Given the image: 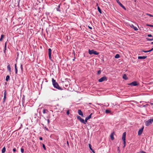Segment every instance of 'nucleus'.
Here are the masks:
<instances>
[{
  "label": "nucleus",
  "instance_id": "603ef678",
  "mask_svg": "<svg viewBox=\"0 0 153 153\" xmlns=\"http://www.w3.org/2000/svg\"><path fill=\"white\" fill-rule=\"evenodd\" d=\"M151 44L153 45V42H151Z\"/></svg>",
  "mask_w": 153,
  "mask_h": 153
},
{
  "label": "nucleus",
  "instance_id": "a18cd8bd",
  "mask_svg": "<svg viewBox=\"0 0 153 153\" xmlns=\"http://www.w3.org/2000/svg\"><path fill=\"white\" fill-rule=\"evenodd\" d=\"M88 28H89L90 29H92V27H90V26H88Z\"/></svg>",
  "mask_w": 153,
  "mask_h": 153
},
{
  "label": "nucleus",
  "instance_id": "c756f323",
  "mask_svg": "<svg viewBox=\"0 0 153 153\" xmlns=\"http://www.w3.org/2000/svg\"><path fill=\"white\" fill-rule=\"evenodd\" d=\"M147 40L148 41H152L153 40V38L150 39V38H146Z\"/></svg>",
  "mask_w": 153,
  "mask_h": 153
},
{
  "label": "nucleus",
  "instance_id": "423d86ee",
  "mask_svg": "<svg viewBox=\"0 0 153 153\" xmlns=\"http://www.w3.org/2000/svg\"><path fill=\"white\" fill-rule=\"evenodd\" d=\"M126 134H123L122 139L123 142V144L124 146L123 147V148H124L126 146Z\"/></svg>",
  "mask_w": 153,
  "mask_h": 153
},
{
  "label": "nucleus",
  "instance_id": "f257e3e1",
  "mask_svg": "<svg viewBox=\"0 0 153 153\" xmlns=\"http://www.w3.org/2000/svg\"><path fill=\"white\" fill-rule=\"evenodd\" d=\"M52 82L54 87L59 90H62L61 88L59 85L58 83L56 82L53 78L52 79Z\"/></svg>",
  "mask_w": 153,
  "mask_h": 153
},
{
  "label": "nucleus",
  "instance_id": "dca6fc26",
  "mask_svg": "<svg viewBox=\"0 0 153 153\" xmlns=\"http://www.w3.org/2000/svg\"><path fill=\"white\" fill-rule=\"evenodd\" d=\"M89 149H90L92 151V152L94 153H95V152L94 151V150L93 149L91 148V144H89Z\"/></svg>",
  "mask_w": 153,
  "mask_h": 153
},
{
  "label": "nucleus",
  "instance_id": "e2e57ef3",
  "mask_svg": "<svg viewBox=\"0 0 153 153\" xmlns=\"http://www.w3.org/2000/svg\"><path fill=\"white\" fill-rule=\"evenodd\" d=\"M152 27H153V25H152Z\"/></svg>",
  "mask_w": 153,
  "mask_h": 153
},
{
  "label": "nucleus",
  "instance_id": "052dcab7",
  "mask_svg": "<svg viewBox=\"0 0 153 153\" xmlns=\"http://www.w3.org/2000/svg\"><path fill=\"white\" fill-rule=\"evenodd\" d=\"M136 0H134V1L136 2Z\"/></svg>",
  "mask_w": 153,
  "mask_h": 153
},
{
  "label": "nucleus",
  "instance_id": "e433bc0d",
  "mask_svg": "<svg viewBox=\"0 0 153 153\" xmlns=\"http://www.w3.org/2000/svg\"><path fill=\"white\" fill-rule=\"evenodd\" d=\"M66 114L67 115H68L69 114V110H68L66 112Z\"/></svg>",
  "mask_w": 153,
  "mask_h": 153
},
{
  "label": "nucleus",
  "instance_id": "7c9ffc66",
  "mask_svg": "<svg viewBox=\"0 0 153 153\" xmlns=\"http://www.w3.org/2000/svg\"><path fill=\"white\" fill-rule=\"evenodd\" d=\"M101 70H99V71H97V74H98V75H99V74H101Z\"/></svg>",
  "mask_w": 153,
  "mask_h": 153
},
{
  "label": "nucleus",
  "instance_id": "20e7f679",
  "mask_svg": "<svg viewBox=\"0 0 153 153\" xmlns=\"http://www.w3.org/2000/svg\"><path fill=\"white\" fill-rule=\"evenodd\" d=\"M107 78L105 76L101 78L100 79H98V82H102L104 81H107Z\"/></svg>",
  "mask_w": 153,
  "mask_h": 153
},
{
  "label": "nucleus",
  "instance_id": "2f4dec72",
  "mask_svg": "<svg viewBox=\"0 0 153 153\" xmlns=\"http://www.w3.org/2000/svg\"><path fill=\"white\" fill-rule=\"evenodd\" d=\"M42 147H43V148L45 150L46 149V148L45 146V145L44 144H42Z\"/></svg>",
  "mask_w": 153,
  "mask_h": 153
},
{
  "label": "nucleus",
  "instance_id": "4468645a",
  "mask_svg": "<svg viewBox=\"0 0 153 153\" xmlns=\"http://www.w3.org/2000/svg\"><path fill=\"white\" fill-rule=\"evenodd\" d=\"M143 128H144V127H143L142 128H141L138 131V134H141L143 131Z\"/></svg>",
  "mask_w": 153,
  "mask_h": 153
},
{
  "label": "nucleus",
  "instance_id": "aec40b11",
  "mask_svg": "<svg viewBox=\"0 0 153 153\" xmlns=\"http://www.w3.org/2000/svg\"><path fill=\"white\" fill-rule=\"evenodd\" d=\"M123 79H124L126 80L127 79V77L126 75V74H124L123 75Z\"/></svg>",
  "mask_w": 153,
  "mask_h": 153
},
{
  "label": "nucleus",
  "instance_id": "c9c22d12",
  "mask_svg": "<svg viewBox=\"0 0 153 153\" xmlns=\"http://www.w3.org/2000/svg\"><path fill=\"white\" fill-rule=\"evenodd\" d=\"M20 68L21 69L22 71V70H23V66H22V64H21Z\"/></svg>",
  "mask_w": 153,
  "mask_h": 153
},
{
  "label": "nucleus",
  "instance_id": "de8ad7c7",
  "mask_svg": "<svg viewBox=\"0 0 153 153\" xmlns=\"http://www.w3.org/2000/svg\"><path fill=\"white\" fill-rule=\"evenodd\" d=\"M39 139L41 140H42V137H39Z\"/></svg>",
  "mask_w": 153,
  "mask_h": 153
},
{
  "label": "nucleus",
  "instance_id": "13d9d810",
  "mask_svg": "<svg viewBox=\"0 0 153 153\" xmlns=\"http://www.w3.org/2000/svg\"><path fill=\"white\" fill-rule=\"evenodd\" d=\"M21 19V18H19V19Z\"/></svg>",
  "mask_w": 153,
  "mask_h": 153
},
{
  "label": "nucleus",
  "instance_id": "f03ea898",
  "mask_svg": "<svg viewBox=\"0 0 153 153\" xmlns=\"http://www.w3.org/2000/svg\"><path fill=\"white\" fill-rule=\"evenodd\" d=\"M88 53L90 55L93 54L94 55H98L99 54V53L97 52L96 51H94V50H91L90 49H89Z\"/></svg>",
  "mask_w": 153,
  "mask_h": 153
},
{
  "label": "nucleus",
  "instance_id": "4be33fe9",
  "mask_svg": "<svg viewBox=\"0 0 153 153\" xmlns=\"http://www.w3.org/2000/svg\"><path fill=\"white\" fill-rule=\"evenodd\" d=\"M6 151V149L5 147H4L2 150V153H4Z\"/></svg>",
  "mask_w": 153,
  "mask_h": 153
},
{
  "label": "nucleus",
  "instance_id": "39448f33",
  "mask_svg": "<svg viewBox=\"0 0 153 153\" xmlns=\"http://www.w3.org/2000/svg\"><path fill=\"white\" fill-rule=\"evenodd\" d=\"M77 119L81 123L85 124V123L84 119L82 118L80 116H77Z\"/></svg>",
  "mask_w": 153,
  "mask_h": 153
},
{
  "label": "nucleus",
  "instance_id": "0eeeda50",
  "mask_svg": "<svg viewBox=\"0 0 153 153\" xmlns=\"http://www.w3.org/2000/svg\"><path fill=\"white\" fill-rule=\"evenodd\" d=\"M51 48H49L48 49V55H49V59L50 60H51L52 61V59L51 56Z\"/></svg>",
  "mask_w": 153,
  "mask_h": 153
},
{
  "label": "nucleus",
  "instance_id": "680f3d73",
  "mask_svg": "<svg viewBox=\"0 0 153 153\" xmlns=\"http://www.w3.org/2000/svg\"><path fill=\"white\" fill-rule=\"evenodd\" d=\"M136 153H139V152H136Z\"/></svg>",
  "mask_w": 153,
  "mask_h": 153
},
{
  "label": "nucleus",
  "instance_id": "f3484780",
  "mask_svg": "<svg viewBox=\"0 0 153 153\" xmlns=\"http://www.w3.org/2000/svg\"><path fill=\"white\" fill-rule=\"evenodd\" d=\"M15 69L16 74H17V72H18V70H17V66H16V64H15Z\"/></svg>",
  "mask_w": 153,
  "mask_h": 153
},
{
  "label": "nucleus",
  "instance_id": "9d476101",
  "mask_svg": "<svg viewBox=\"0 0 153 153\" xmlns=\"http://www.w3.org/2000/svg\"><path fill=\"white\" fill-rule=\"evenodd\" d=\"M132 28H133L135 30L137 31L138 30V29L136 27H135L133 24H130L129 25Z\"/></svg>",
  "mask_w": 153,
  "mask_h": 153
},
{
  "label": "nucleus",
  "instance_id": "ea45409f",
  "mask_svg": "<svg viewBox=\"0 0 153 153\" xmlns=\"http://www.w3.org/2000/svg\"><path fill=\"white\" fill-rule=\"evenodd\" d=\"M153 50V48L151 49L150 50H149V52H150Z\"/></svg>",
  "mask_w": 153,
  "mask_h": 153
},
{
  "label": "nucleus",
  "instance_id": "a211bd4d",
  "mask_svg": "<svg viewBox=\"0 0 153 153\" xmlns=\"http://www.w3.org/2000/svg\"><path fill=\"white\" fill-rule=\"evenodd\" d=\"M7 68L8 71L10 72L11 71V67H10L9 64L7 66Z\"/></svg>",
  "mask_w": 153,
  "mask_h": 153
},
{
  "label": "nucleus",
  "instance_id": "09e8293b",
  "mask_svg": "<svg viewBox=\"0 0 153 153\" xmlns=\"http://www.w3.org/2000/svg\"><path fill=\"white\" fill-rule=\"evenodd\" d=\"M48 122L49 123H50V120L49 119H48L47 120Z\"/></svg>",
  "mask_w": 153,
  "mask_h": 153
},
{
  "label": "nucleus",
  "instance_id": "5701e85b",
  "mask_svg": "<svg viewBox=\"0 0 153 153\" xmlns=\"http://www.w3.org/2000/svg\"><path fill=\"white\" fill-rule=\"evenodd\" d=\"M120 56L118 54H116L115 56V58H120Z\"/></svg>",
  "mask_w": 153,
  "mask_h": 153
},
{
  "label": "nucleus",
  "instance_id": "864d4df0",
  "mask_svg": "<svg viewBox=\"0 0 153 153\" xmlns=\"http://www.w3.org/2000/svg\"><path fill=\"white\" fill-rule=\"evenodd\" d=\"M114 132H112V133H111V134H114Z\"/></svg>",
  "mask_w": 153,
  "mask_h": 153
},
{
  "label": "nucleus",
  "instance_id": "58836bf2",
  "mask_svg": "<svg viewBox=\"0 0 153 153\" xmlns=\"http://www.w3.org/2000/svg\"><path fill=\"white\" fill-rule=\"evenodd\" d=\"M148 36L149 37H152V36L151 34H149L148 35Z\"/></svg>",
  "mask_w": 153,
  "mask_h": 153
},
{
  "label": "nucleus",
  "instance_id": "9b49d317",
  "mask_svg": "<svg viewBox=\"0 0 153 153\" xmlns=\"http://www.w3.org/2000/svg\"><path fill=\"white\" fill-rule=\"evenodd\" d=\"M6 90H4V98H3V102L4 103L5 102V101L6 99Z\"/></svg>",
  "mask_w": 153,
  "mask_h": 153
},
{
  "label": "nucleus",
  "instance_id": "3c124183",
  "mask_svg": "<svg viewBox=\"0 0 153 153\" xmlns=\"http://www.w3.org/2000/svg\"><path fill=\"white\" fill-rule=\"evenodd\" d=\"M150 103V104L151 105H153V103H151H151Z\"/></svg>",
  "mask_w": 153,
  "mask_h": 153
},
{
  "label": "nucleus",
  "instance_id": "a878e982",
  "mask_svg": "<svg viewBox=\"0 0 153 153\" xmlns=\"http://www.w3.org/2000/svg\"><path fill=\"white\" fill-rule=\"evenodd\" d=\"M48 111L47 110L45 109H44L43 110V114H45L47 113V112H48Z\"/></svg>",
  "mask_w": 153,
  "mask_h": 153
},
{
  "label": "nucleus",
  "instance_id": "37998d69",
  "mask_svg": "<svg viewBox=\"0 0 153 153\" xmlns=\"http://www.w3.org/2000/svg\"><path fill=\"white\" fill-rule=\"evenodd\" d=\"M140 153H146L145 152L143 151H142L140 152Z\"/></svg>",
  "mask_w": 153,
  "mask_h": 153
},
{
  "label": "nucleus",
  "instance_id": "4c0bfd02",
  "mask_svg": "<svg viewBox=\"0 0 153 153\" xmlns=\"http://www.w3.org/2000/svg\"><path fill=\"white\" fill-rule=\"evenodd\" d=\"M152 25H149V24H147L146 26H149L150 27H152Z\"/></svg>",
  "mask_w": 153,
  "mask_h": 153
},
{
  "label": "nucleus",
  "instance_id": "cd10ccee",
  "mask_svg": "<svg viewBox=\"0 0 153 153\" xmlns=\"http://www.w3.org/2000/svg\"><path fill=\"white\" fill-rule=\"evenodd\" d=\"M6 46H7V42L5 43L4 44V52H5V51L6 49Z\"/></svg>",
  "mask_w": 153,
  "mask_h": 153
},
{
  "label": "nucleus",
  "instance_id": "1a4fd4ad",
  "mask_svg": "<svg viewBox=\"0 0 153 153\" xmlns=\"http://www.w3.org/2000/svg\"><path fill=\"white\" fill-rule=\"evenodd\" d=\"M92 114V113H91L88 116L85 118V123L87 122V120H88L90 118H91Z\"/></svg>",
  "mask_w": 153,
  "mask_h": 153
},
{
  "label": "nucleus",
  "instance_id": "393cba45",
  "mask_svg": "<svg viewBox=\"0 0 153 153\" xmlns=\"http://www.w3.org/2000/svg\"><path fill=\"white\" fill-rule=\"evenodd\" d=\"M4 35L3 34H2L1 36V37L0 39V41H2V39H3V37H4Z\"/></svg>",
  "mask_w": 153,
  "mask_h": 153
},
{
  "label": "nucleus",
  "instance_id": "f704fd0d",
  "mask_svg": "<svg viewBox=\"0 0 153 153\" xmlns=\"http://www.w3.org/2000/svg\"><path fill=\"white\" fill-rule=\"evenodd\" d=\"M21 152L22 153H23L24 152V150L23 149V148H21Z\"/></svg>",
  "mask_w": 153,
  "mask_h": 153
},
{
  "label": "nucleus",
  "instance_id": "72a5a7b5",
  "mask_svg": "<svg viewBox=\"0 0 153 153\" xmlns=\"http://www.w3.org/2000/svg\"><path fill=\"white\" fill-rule=\"evenodd\" d=\"M142 52H144V53H148V52H149V50L148 51H144V50H143L142 51Z\"/></svg>",
  "mask_w": 153,
  "mask_h": 153
},
{
  "label": "nucleus",
  "instance_id": "bf43d9fd",
  "mask_svg": "<svg viewBox=\"0 0 153 153\" xmlns=\"http://www.w3.org/2000/svg\"><path fill=\"white\" fill-rule=\"evenodd\" d=\"M21 19V18H19V19Z\"/></svg>",
  "mask_w": 153,
  "mask_h": 153
},
{
  "label": "nucleus",
  "instance_id": "6e6d98bb",
  "mask_svg": "<svg viewBox=\"0 0 153 153\" xmlns=\"http://www.w3.org/2000/svg\"><path fill=\"white\" fill-rule=\"evenodd\" d=\"M45 128H46V130H48V129L46 127H45Z\"/></svg>",
  "mask_w": 153,
  "mask_h": 153
},
{
  "label": "nucleus",
  "instance_id": "a19ab883",
  "mask_svg": "<svg viewBox=\"0 0 153 153\" xmlns=\"http://www.w3.org/2000/svg\"><path fill=\"white\" fill-rule=\"evenodd\" d=\"M13 151L14 152H15L16 151V148H14L13 149Z\"/></svg>",
  "mask_w": 153,
  "mask_h": 153
},
{
  "label": "nucleus",
  "instance_id": "6ab92c4d",
  "mask_svg": "<svg viewBox=\"0 0 153 153\" xmlns=\"http://www.w3.org/2000/svg\"><path fill=\"white\" fill-rule=\"evenodd\" d=\"M10 77L9 75H7L6 78V81L7 82L8 81V80L10 79Z\"/></svg>",
  "mask_w": 153,
  "mask_h": 153
},
{
  "label": "nucleus",
  "instance_id": "4d7b16f0",
  "mask_svg": "<svg viewBox=\"0 0 153 153\" xmlns=\"http://www.w3.org/2000/svg\"><path fill=\"white\" fill-rule=\"evenodd\" d=\"M89 104H91V103H89Z\"/></svg>",
  "mask_w": 153,
  "mask_h": 153
},
{
  "label": "nucleus",
  "instance_id": "79ce46f5",
  "mask_svg": "<svg viewBox=\"0 0 153 153\" xmlns=\"http://www.w3.org/2000/svg\"><path fill=\"white\" fill-rule=\"evenodd\" d=\"M117 2V3L118 4H119V3H120V2L119 1V0H116Z\"/></svg>",
  "mask_w": 153,
  "mask_h": 153
},
{
  "label": "nucleus",
  "instance_id": "c03bdc74",
  "mask_svg": "<svg viewBox=\"0 0 153 153\" xmlns=\"http://www.w3.org/2000/svg\"><path fill=\"white\" fill-rule=\"evenodd\" d=\"M65 87H66V88L68 87V85L65 84Z\"/></svg>",
  "mask_w": 153,
  "mask_h": 153
},
{
  "label": "nucleus",
  "instance_id": "473e14b6",
  "mask_svg": "<svg viewBox=\"0 0 153 153\" xmlns=\"http://www.w3.org/2000/svg\"><path fill=\"white\" fill-rule=\"evenodd\" d=\"M146 15H148V16H149L151 17H153V15L151 14H149V13H147L146 14Z\"/></svg>",
  "mask_w": 153,
  "mask_h": 153
},
{
  "label": "nucleus",
  "instance_id": "2eb2a0df",
  "mask_svg": "<svg viewBox=\"0 0 153 153\" xmlns=\"http://www.w3.org/2000/svg\"><path fill=\"white\" fill-rule=\"evenodd\" d=\"M119 4L124 10H126V9L125 8V7L121 3H119Z\"/></svg>",
  "mask_w": 153,
  "mask_h": 153
},
{
  "label": "nucleus",
  "instance_id": "bb28decb",
  "mask_svg": "<svg viewBox=\"0 0 153 153\" xmlns=\"http://www.w3.org/2000/svg\"><path fill=\"white\" fill-rule=\"evenodd\" d=\"M110 138L112 140H113L114 139V134H111Z\"/></svg>",
  "mask_w": 153,
  "mask_h": 153
},
{
  "label": "nucleus",
  "instance_id": "c85d7f7f",
  "mask_svg": "<svg viewBox=\"0 0 153 153\" xmlns=\"http://www.w3.org/2000/svg\"><path fill=\"white\" fill-rule=\"evenodd\" d=\"M105 112L107 114L110 113L111 112V111L109 110H105Z\"/></svg>",
  "mask_w": 153,
  "mask_h": 153
},
{
  "label": "nucleus",
  "instance_id": "5fc2aeb1",
  "mask_svg": "<svg viewBox=\"0 0 153 153\" xmlns=\"http://www.w3.org/2000/svg\"><path fill=\"white\" fill-rule=\"evenodd\" d=\"M123 134H126V132H124L123 133Z\"/></svg>",
  "mask_w": 153,
  "mask_h": 153
},
{
  "label": "nucleus",
  "instance_id": "412c9836",
  "mask_svg": "<svg viewBox=\"0 0 153 153\" xmlns=\"http://www.w3.org/2000/svg\"><path fill=\"white\" fill-rule=\"evenodd\" d=\"M97 9H98V10L99 11V12L100 13H102V11L101 10V9L100 8V7H97Z\"/></svg>",
  "mask_w": 153,
  "mask_h": 153
},
{
  "label": "nucleus",
  "instance_id": "ddd939ff",
  "mask_svg": "<svg viewBox=\"0 0 153 153\" xmlns=\"http://www.w3.org/2000/svg\"><path fill=\"white\" fill-rule=\"evenodd\" d=\"M147 57V56H138V59H145Z\"/></svg>",
  "mask_w": 153,
  "mask_h": 153
},
{
  "label": "nucleus",
  "instance_id": "8fccbe9b",
  "mask_svg": "<svg viewBox=\"0 0 153 153\" xmlns=\"http://www.w3.org/2000/svg\"><path fill=\"white\" fill-rule=\"evenodd\" d=\"M67 144L68 146H69V144L68 141H67Z\"/></svg>",
  "mask_w": 153,
  "mask_h": 153
},
{
  "label": "nucleus",
  "instance_id": "6e6552de",
  "mask_svg": "<svg viewBox=\"0 0 153 153\" xmlns=\"http://www.w3.org/2000/svg\"><path fill=\"white\" fill-rule=\"evenodd\" d=\"M129 85H132L134 86H137L138 85L136 81H134L131 83H129L128 84Z\"/></svg>",
  "mask_w": 153,
  "mask_h": 153
},
{
  "label": "nucleus",
  "instance_id": "7ed1b4c3",
  "mask_svg": "<svg viewBox=\"0 0 153 153\" xmlns=\"http://www.w3.org/2000/svg\"><path fill=\"white\" fill-rule=\"evenodd\" d=\"M153 122V119L151 118L147 121L145 123V125L146 126H149Z\"/></svg>",
  "mask_w": 153,
  "mask_h": 153
},
{
  "label": "nucleus",
  "instance_id": "b1692460",
  "mask_svg": "<svg viewBox=\"0 0 153 153\" xmlns=\"http://www.w3.org/2000/svg\"><path fill=\"white\" fill-rule=\"evenodd\" d=\"M60 5H59L58 6V7L56 8V10L57 11H60Z\"/></svg>",
  "mask_w": 153,
  "mask_h": 153
},
{
  "label": "nucleus",
  "instance_id": "f8f14e48",
  "mask_svg": "<svg viewBox=\"0 0 153 153\" xmlns=\"http://www.w3.org/2000/svg\"><path fill=\"white\" fill-rule=\"evenodd\" d=\"M78 113L79 115L81 116L82 117L84 116L82 112V111L81 110L79 109L78 110Z\"/></svg>",
  "mask_w": 153,
  "mask_h": 153
},
{
  "label": "nucleus",
  "instance_id": "49530a36",
  "mask_svg": "<svg viewBox=\"0 0 153 153\" xmlns=\"http://www.w3.org/2000/svg\"><path fill=\"white\" fill-rule=\"evenodd\" d=\"M148 105V104H146V105H144L143 106V107H146V106H147V105Z\"/></svg>",
  "mask_w": 153,
  "mask_h": 153
}]
</instances>
